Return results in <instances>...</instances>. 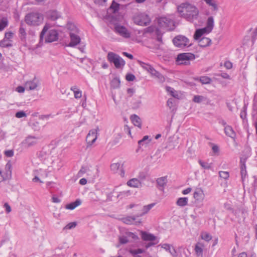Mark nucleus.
Listing matches in <instances>:
<instances>
[{
    "label": "nucleus",
    "instance_id": "obj_23",
    "mask_svg": "<svg viewBox=\"0 0 257 257\" xmlns=\"http://www.w3.org/2000/svg\"><path fill=\"white\" fill-rule=\"evenodd\" d=\"M224 130V133L227 136L232 139L235 138L236 134L231 126L226 125L225 126Z\"/></svg>",
    "mask_w": 257,
    "mask_h": 257
},
{
    "label": "nucleus",
    "instance_id": "obj_41",
    "mask_svg": "<svg viewBox=\"0 0 257 257\" xmlns=\"http://www.w3.org/2000/svg\"><path fill=\"white\" fill-rule=\"evenodd\" d=\"M140 66L145 70L147 71L149 73L151 71L153 66L149 64L144 63L142 61L139 62Z\"/></svg>",
    "mask_w": 257,
    "mask_h": 257
},
{
    "label": "nucleus",
    "instance_id": "obj_64",
    "mask_svg": "<svg viewBox=\"0 0 257 257\" xmlns=\"http://www.w3.org/2000/svg\"><path fill=\"white\" fill-rule=\"evenodd\" d=\"M6 209V211L7 213H10L11 211V207L8 203H5L4 205Z\"/></svg>",
    "mask_w": 257,
    "mask_h": 257
},
{
    "label": "nucleus",
    "instance_id": "obj_5",
    "mask_svg": "<svg viewBox=\"0 0 257 257\" xmlns=\"http://www.w3.org/2000/svg\"><path fill=\"white\" fill-rule=\"evenodd\" d=\"M158 25L160 28L170 30L174 29V22L167 17H161L158 20Z\"/></svg>",
    "mask_w": 257,
    "mask_h": 257
},
{
    "label": "nucleus",
    "instance_id": "obj_37",
    "mask_svg": "<svg viewBox=\"0 0 257 257\" xmlns=\"http://www.w3.org/2000/svg\"><path fill=\"white\" fill-rule=\"evenodd\" d=\"M198 163L204 169L209 170L212 168V163H208L201 160L198 161Z\"/></svg>",
    "mask_w": 257,
    "mask_h": 257
},
{
    "label": "nucleus",
    "instance_id": "obj_45",
    "mask_svg": "<svg viewBox=\"0 0 257 257\" xmlns=\"http://www.w3.org/2000/svg\"><path fill=\"white\" fill-rule=\"evenodd\" d=\"M7 40L4 39L0 41V46L3 48H9L13 46V44L11 43H7Z\"/></svg>",
    "mask_w": 257,
    "mask_h": 257
},
{
    "label": "nucleus",
    "instance_id": "obj_34",
    "mask_svg": "<svg viewBox=\"0 0 257 257\" xmlns=\"http://www.w3.org/2000/svg\"><path fill=\"white\" fill-rule=\"evenodd\" d=\"M203 245L200 242H197L195 246V251L197 256H202Z\"/></svg>",
    "mask_w": 257,
    "mask_h": 257
},
{
    "label": "nucleus",
    "instance_id": "obj_27",
    "mask_svg": "<svg viewBox=\"0 0 257 257\" xmlns=\"http://www.w3.org/2000/svg\"><path fill=\"white\" fill-rule=\"evenodd\" d=\"M81 200L79 199H77L75 201L71 202L66 204L65 208L69 210H73L77 206L81 204Z\"/></svg>",
    "mask_w": 257,
    "mask_h": 257
},
{
    "label": "nucleus",
    "instance_id": "obj_39",
    "mask_svg": "<svg viewBox=\"0 0 257 257\" xmlns=\"http://www.w3.org/2000/svg\"><path fill=\"white\" fill-rule=\"evenodd\" d=\"M8 20L7 18L4 17L0 21V31H3L8 25Z\"/></svg>",
    "mask_w": 257,
    "mask_h": 257
},
{
    "label": "nucleus",
    "instance_id": "obj_19",
    "mask_svg": "<svg viewBox=\"0 0 257 257\" xmlns=\"http://www.w3.org/2000/svg\"><path fill=\"white\" fill-rule=\"evenodd\" d=\"M162 248L168 251L173 256L177 255V251L173 246L168 243L163 244L161 246Z\"/></svg>",
    "mask_w": 257,
    "mask_h": 257
},
{
    "label": "nucleus",
    "instance_id": "obj_16",
    "mask_svg": "<svg viewBox=\"0 0 257 257\" xmlns=\"http://www.w3.org/2000/svg\"><path fill=\"white\" fill-rule=\"evenodd\" d=\"M152 139H149V136H145L142 139L138 141V148L136 150V152L138 153L141 149L142 146L147 147L148 145L150 143Z\"/></svg>",
    "mask_w": 257,
    "mask_h": 257
},
{
    "label": "nucleus",
    "instance_id": "obj_60",
    "mask_svg": "<svg viewBox=\"0 0 257 257\" xmlns=\"http://www.w3.org/2000/svg\"><path fill=\"white\" fill-rule=\"evenodd\" d=\"M127 94L128 95V97H132L133 94L135 93L136 90L134 88H130L127 89L126 90Z\"/></svg>",
    "mask_w": 257,
    "mask_h": 257
},
{
    "label": "nucleus",
    "instance_id": "obj_9",
    "mask_svg": "<svg viewBox=\"0 0 257 257\" xmlns=\"http://www.w3.org/2000/svg\"><path fill=\"white\" fill-rule=\"evenodd\" d=\"M114 31L121 37L125 38H129L131 34L128 30L123 26L116 25L114 26Z\"/></svg>",
    "mask_w": 257,
    "mask_h": 257
},
{
    "label": "nucleus",
    "instance_id": "obj_53",
    "mask_svg": "<svg viewBox=\"0 0 257 257\" xmlns=\"http://www.w3.org/2000/svg\"><path fill=\"white\" fill-rule=\"evenodd\" d=\"M120 167V164L118 163H113L110 165L111 170L114 173L116 172Z\"/></svg>",
    "mask_w": 257,
    "mask_h": 257
},
{
    "label": "nucleus",
    "instance_id": "obj_59",
    "mask_svg": "<svg viewBox=\"0 0 257 257\" xmlns=\"http://www.w3.org/2000/svg\"><path fill=\"white\" fill-rule=\"evenodd\" d=\"M246 107L244 106L242 110H241L240 114V116L242 119H244L246 118Z\"/></svg>",
    "mask_w": 257,
    "mask_h": 257
},
{
    "label": "nucleus",
    "instance_id": "obj_12",
    "mask_svg": "<svg viewBox=\"0 0 257 257\" xmlns=\"http://www.w3.org/2000/svg\"><path fill=\"white\" fill-rule=\"evenodd\" d=\"M69 36L70 38V42L67 45L70 47H73L79 44L81 41L80 37L74 33L70 32Z\"/></svg>",
    "mask_w": 257,
    "mask_h": 257
},
{
    "label": "nucleus",
    "instance_id": "obj_42",
    "mask_svg": "<svg viewBox=\"0 0 257 257\" xmlns=\"http://www.w3.org/2000/svg\"><path fill=\"white\" fill-rule=\"evenodd\" d=\"M166 90L169 92L172 96H173L174 98H178V95L176 92L174 88L170 86H167L166 87Z\"/></svg>",
    "mask_w": 257,
    "mask_h": 257
},
{
    "label": "nucleus",
    "instance_id": "obj_32",
    "mask_svg": "<svg viewBox=\"0 0 257 257\" xmlns=\"http://www.w3.org/2000/svg\"><path fill=\"white\" fill-rule=\"evenodd\" d=\"M150 73L153 76L157 78L160 81L163 82L165 80V78L163 75L160 73L159 71L155 70L153 67Z\"/></svg>",
    "mask_w": 257,
    "mask_h": 257
},
{
    "label": "nucleus",
    "instance_id": "obj_38",
    "mask_svg": "<svg viewBox=\"0 0 257 257\" xmlns=\"http://www.w3.org/2000/svg\"><path fill=\"white\" fill-rule=\"evenodd\" d=\"M208 6L212 7V10L216 11L218 10V7L216 2L213 0H203Z\"/></svg>",
    "mask_w": 257,
    "mask_h": 257
},
{
    "label": "nucleus",
    "instance_id": "obj_62",
    "mask_svg": "<svg viewBox=\"0 0 257 257\" xmlns=\"http://www.w3.org/2000/svg\"><path fill=\"white\" fill-rule=\"evenodd\" d=\"M212 150L214 154L218 153L219 151V147L217 145L212 144Z\"/></svg>",
    "mask_w": 257,
    "mask_h": 257
},
{
    "label": "nucleus",
    "instance_id": "obj_58",
    "mask_svg": "<svg viewBox=\"0 0 257 257\" xmlns=\"http://www.w3.org/2000/svg\"><path fill=\"white\" fill-rule=\"evenodd\" d=\"M15 116L17 118H22L26 116V113L24 111H19L16 112Z\"/></svg>",
    "mask_w": 257,
    "mask_h": 257
},
{
    "label": "nucleus",
    "instance_id": "obj_22",
    "mask_svg": "<svg viewBox=\"0 0 257 257\" xmlns=\"http://www.w3.org/2000/svg\"><path fill=\"white\" fill-rule=\"evenodd\" d=\"M27 33L26 29L23 24H21L19 30V36L21 41L24 43L26 42Z\"/></svg>",
    "mask_w": 257,
    "mask_h": 257
},
{
    "label": "nucleus",
    "instance_id": "obj_57",
    "mask_svg": "<svg viewBox=\"0 0 257 257\" xmlns=\"http://www.w3.org/2000/svg\"><path fill=\"white\" fill-rule=\"evenodd\" d=\"M125 79L127 81H133L136 79V76L132 73H127L125 75Z\"/></svg>",
    "mask_w": 257,
    "mask_h": 257
},
{
    "label": "nucleus",
    "instance_id": "obj_26",
    "mask_svg": "<svg viewBox=\"0 0 257 257\" xmlns=\"http://www.w3.org/2000/svg\"><path fill=\"white\" fill-rule=\"evenodd\" d=\"M211 43V40L209 38L202 37L199 41V46L200 47H206L209 46Z\"/></svg>",
    "mask_w": 257,
    "mask_h": 257
},
{
    "label": "nucleus",
    "instance_id": "obj_29",
    "mask_svg": "<svg viewBox=\"0 0 257 257\" xmlns=\"http://www.w3.org/2000/svg\"><path fill=\"white\" fill-rule=\"evenodd\" d=\"M131 119L132 122L135 126H137L140 128H141L142 121L140 117L138 115L136 114H133L131 117Z\"/></svg>",
    "mask_w": 257,
    "mask_h": 257
},
{
    "label": "nucleus",
    "instance_id": "obj_63",
    "mask_svg": "<svg viewBox=\"0 0 257 257\" xmlns=\"http://www.w3.org/2000/svg\"><path fill=\"white\" fill-rule=\"evenodd\" d=\"M74 97L75 98H80L82 96V92L80 90H76L74 92Z\"/></svg>",
    "mask_w": 257,
    "mask_h": 257
},
{
    "label": "nucleus",
    "instance_id": "obj_54",
    "mask_svg": "<svg viewBox=\"0 0 257 257\" xmlns=\"http://www.w3.org/2000/svg\"><path fill=\"white\" fill-rule=\"evenodd\" d=\"M14 36V33L12 32H6L5 35L4 39L7 40L10 42H12V41L11 40Z\"/></svg>",
    "mask_w": 257,
    "mask_h": 257
},
{
    "label": "nucleus",
    "instance_id": "obj_48",
    "mask_svg": "<svg viewBox=\"0 0 257 257\" xmlns=\"http://www.w3.org/2000/svg\"><path fill=\"white\" fill-rule=\"evenodd\" d=\"M49 29V27L45 25V26L43 27V29H42L40 35V40H43L44 36L45 35L46 33L47 32L48 30Z\"/></svg>",
    "mask_w": 257,
    "mask_h": 257
},
{
    "label": "nucleus",
    "instance_id": "obj_24",
    "mask_svg": "<svg viewBox=\"0 0 257 257\" xmlns=\"http://www.w3.org/2000/svg\"><path fill=\"white\" fill-rule=\"evenodd\" d=\"M140 214L136 215L133 216H128L125 217H123L121 219V220L123 223L126 224H132L137 219V218L140 217Z\"/></svg>",
    "mask_w": 257,
    "mask_h": 257
},
{
    "label": "nucleus",
    "instance_id": "obj_3",
    "mask_svg": "<svg viewBox=\"0 0 257 257\" xmlns=\"http://www.w3.org/2000/svg\"><path fill=\"white\" fill-rule=\"evenodd\" d=\"M195 59V56L192 53H183L177 55L176 62L178 65H190V61Z\"/></svg>",
    "mask_w": 257,
    "mask_h": 257
},
{
    "label": "nucleus",
    "instance_id": "obj_6",
    "mask_svg": "<svg viewBox=\"0 0 257 257\" xmlns=\"http://www.w3.org/2000/svg\"><path fill=\"white\" fill-rule=\"evenodd\" d=\"M189 39L187 37L182 35L177 36L173 39L174 45L181 48L190 46L191 44H189Z\"/></svg>",
    "mask_w": 257,
    "mask_h": 257
},
{
    "label": "nucleus",
    "instance_id": "obj_15",
    "mask_svg": "<svg viewBox=\"0 0 257 257\" xmlns=\"http://www.w3.org/2000/svg\"><path fill=\"white\" fill-rule=\"evenodd\" d=\"M246 158H241L240 159V174L241 176L242 182H243L244 179L247 176V172L246 170Z\"/></svg>",
    "mask_w": 257,
    "mask_h": 257
},
{
    "label": "nucleus",
    "instance_id": "obj_18",
    "mask_svg": "<svg viewBox=\"0 0 257 257\" xmlns=\"http://www.w3.org/2000/svg\"><path fill=\"white\" fill-rule=\"evenodd\" d=\"M193 197L195 199V201L200 203L204 199V194L201 189H197L193 194Z\"/></svg>",
    "mask_w": 257,
    "mask_h": 257
},
{
    "label": "nucleus",
    "instance_id": "obj_11",
    "mask_svg": "<svg viewBox=\"0 0 257 257\" xmlns=\"http://www.w3.org/2000/svg\"><path fill=\"white\" fill-rule=\"evenodd\" d=\"M45 17L48 20L54 21L61 17V14L57 10H50L46 12Z\"/></svg>",
    "mask_w": 257,
    "mask_h": 257
},
{
    "label": "nucleus",
    "instance_id": "obj_55",
    "mask_svg": "<svg viewBox=\"0 0 257 257\" xmlns=\"http://www.w3.org/2000/svg\"><path fill=\"white\" fill-rule=\"evenodd\" d=\"M157 27L155 26H151L146 28L145 32L148 33H154L156 30Z\"/></svg>",
    "mask_w": 257,
    "mask_h": 257
},
{
    "label": "nucleus",
    "instance_id": "obj_13",
    "mask_svg": "<svg viewBox=\"0 0 257 257\" xmlns=\"http://www.w3.org/2000/svg\"><path fill=\"white\" fill-rule=\"evenodd\" d=\"M58 39V33L55 30H51L45 39V42L47 43H51L57 41Z\"/></svg>",
    "mask_w": 257,
    "mask_h": 257
},
{
    "label": "nucleus",
    "instance_id": "obj_30",
    "mask_svg": "<svg viewBox=\"0 0 257 257\" xmlns=\"http://www.w3.org/2000/svg\"><path fill=\"white\" fill-rule=\"evenodd\" d=\"M110 84L111 88L113 89L119 88L120 85V79L117 77H114L111 81Z\"/></svg>",
    "mask_w": 257,
    "mask_h": 257
},
{
    "label": "nucleus",
    "instance_id": "obj_61",
    "mask_svg": "<svg viewBox=\"0 0 257 257\" xmlns=\"http://www.w3.org/2000/svg\"><path fill=\"white\" fill-rule=\"evenodd\" d=\"M14 153L13 150H9L5 152V155L8 157H12L14 156Z\"/></svg>",
    "mask_w": 257,
    "mask_h": 257
},
{
    "label": "nucleus",
    "instance_id": "obj_51",
    "mask_svg": "<svg viewBox=\"0 0 257 257\" xmlns=\"http://www.w3.org/2000/svg\"><path fill=\"white\" fill-rule=\"evenodd\" d=\"M38 157L41 160H45L46 158L47 153L46 151L42 150L37 154Z\"/></svg>",
    "mask_w": 257,
    "mask_h": 257
},
{
    "label": "nucleus",
    "instance_id": "obj_4",
    "mask_svg": "<svg viewBox=\"0 0 257 257\" xmlns=\"http://www.w3.org/2000/svg\"><path fill=\"white\" fill-rule=\"evenodd\" d=\"M42 17L38 13H31L27 14L25 18L26 23L29 25H39Z\"/></svg>",
    "mask_w": 257,
    "mask_h": 257
},
{
    "label": "nucleus",
    "instance_id": "obj_47",
    "mask_svg": "<svg viewBox=\"0 0 257 257\" xmlns=\"http://www.w3.org/2000/svg\"><path fill=\"white\" fill-rule=\"evenodd\" d=\"M202 239L208 241L212 239V236L208 233L204 232L201 234Z\"/></svg>",
    "mask_w": 257,
    "mask_h": 257
},
{
    "label": "nucleus",
    "instance_id": "obj_20",
    "mask_svg": "<svg viewBox=\"0 0 257 257\" xmlns=\"http://www.w3.org/2000/svg\"><path fill=\"white\" fill-rule=\"evenodd\" d=\"M141 237L145 241H153L156 239V236L154 234L143 231H141Z\"/></svg>",
    "mask_w": 257,
    "mask_h": 257
},
{
    "label": "nucleus",
    "instance_id": "obj_7",
    "mask_svg": "<svg viewBox=\"0 0 257 257\" xmlns=\"http://www.w3.org/2000/svg\"><path fill=\"white\" fill-rule=\"evenodd\" d=\"M133 20L135 24L140 26H147L151 22L148 15L143 13L135 16Z\"/></svg>",
    "mask_w": 257,
    "mask_h": 257
},
{
    "label": "nucleus",
    "instance_id": "obj_56",
    "mask_svg": "<svg viewBox=\"0 0 257 257\" xmlns=\"http://www.w3.org/2000/svg\"><path fill=\"white\" fill-rule=\"evenodd\" d=\"M154 204H155L154 203H152L147 206H144V208L145 210V211L143 213L140 214V216H142L145 213H147L148 211H149L154 206Z\"/></svg>",
    "mask_w": 257,
    "mask_h": 257
},
{
    "label": "nucleus",
    "instance_id": "obj_10",
    "mask_svg": "<svg viewBox=\"0 0 257 257\" xmlns=\"http://www.w3.org/2000/svg\"><path fill=\"white\" fill-rule=\"evenodd\" d=\"M97 138V130L96 129L91 130L86 138V141L87 144V148L91 146L96 141Z\"/></svg>",
    "mask_w": 257,
    "mask_h": 257
},
{
    "label": "nucleus",
    "instance_id": "obj_46",
    "mask_svg": "<svg viewBox=\"0 0 257 257\" xmlns=\"http://www.w3.org/2000/svg\"><path fill=\"white\" fill-rule=\"evenodd\" d=\"M205 99L204 96L201 95H195L193 98V101L195 103H200Z\"/></svg>",
    "mask_w": 257,
    "mask_h": 257
},
{
    "label": "nucleus",
    "instance_id": "obj_17",
    "mask_svg": "<svg viewBox=\"0 0 257 257\" xmlns=\"http://www.w3.org/2000/svg\"><path fill=\"white\" fill-rule=\"evenodd\" d=\"M38 138L34 136H29L27 137L24 141V144H25L28 147H30L36 145L38 143L37 140Z\"/></svg>",
    "mask_w": 257,
    "mask_h": 257
},
{
    "label": "nucleus",
    "instance_id": "obj_25",
    "mask_svg": "<svg viewBox=\"0 0 257 257\" xmlns=\"http://www.w3.org/2000/svg\"><path fill=\"white\" fill-rule=\"evenodd\" d=\"M127 185L130 187L139 188L142 186L141 182L137 178H133L127 182Z\"/></svg>",
    "mask_w": 257,
    "mask_h": 257
},
{
    "label": "nucleus",
    "instance_id": "obj_8",
    "mask_svg": "<svg viewBox=\"0 0 257 257\" xmlns=\"http://www.w3.org/2000/svg\"><path fill=\"white\" fill-rule=\"evenodd\" d=\"M12 177V165L10 161H8L5 166V172L4 173L3 178L0 179V183L8 180L11 179Z\"/></svg>",
    "mask_w": 257,
    "mask_h": 257
},
{
    "label": "nucleus",
    "instance_id": "obj_14",
    "mask_svg": "<svg viewBox=\"0 0 257 257\" xmlns=\"http://www.w3.org/2000/svg\"><path fill=\"white\" fill-rule=\"evenodd\" d=\"M168 183L167 176L158 178L156 179L157 187L161 191H164L165 187Z\"/></svg>",
    "mask_w": 257,
    "mask_h": 257
},
{
    "label": "nucleus",
    "instance_id": "obj_50",
    "mask_svg": "<svg viewBox=\"0 0 257 257\" xmlns=\"http://www.w3.org/2000/svg\"><path fill=\"white\" fill-rule=\"evenodd\" d=\"M125 235L127 236V237H131L134 240H136L139 239V237L137 234L132 232H126Z\"/></svg>",
    "mask_w": 257,
    "mask_h": 257
},
{
    "label": "nucleus",
    "instance_id": "obj_31",
    "mask_svg": "<svg viewBox=\"0 0 257 257\" xmlns=\"http://www.w3.org/2000/svg\"><path fill=\"white\" fill-rule=\"evenodd\" d=\"M214 26V19L213 17H209L207 21V26L204 28H206V30L207 33H210L212 31Z\"/></svg>",
    "mask_w": 257,
    "mask_h": 257
},
{
    "label": "nucleus",
    "instance_id": "obj_33",
    "mask_svg": "<svg viewBox=\"0 0 257 257\" xmlns=\"http://www.w3.org/2000/svg\"><path fill=\"white\" fill-rule=\"evenodd\" d=\"M119 4L115 2V1L113 0L109 8V10L112 12V13L115 14L118 12L119 10Z\"/></svg>",
    "mask_w": 257,
    "mask_h": 257
},
{
    "label": "nucleus",
    "instance_id": "obj_21",
    "mask_svg": "<svg viewBox=\"0 0 257 257\" xmlns=\"http://www.w3.org/2000/svg\"><path fill=\"white\" fill-rule=\"evenodd\" d=\"M38 81L36 79V78L32 81H27L25 84V87L26 89L29 90H33L36 89L38 86Z\"/></svg>",
    "mask_w": 257,
    "mask_h": 257
},
{
    "label": "nucleus",
    "instance_id": "obj_49",
    "mask_svg": "<svg viewBox=\"0 0 257 257\" xmlns=\"http://www.w3.org/2000/svg\"><path fill=\"white\" fill-rule=\"evenodd\" d=\"M119 243L121 244L127 243L128 242L127 236L126 235H122L119 237Z\"/></svg>",
    "mask_w": 257,
    "mask_h": 257
},
{
    "label": "nucleus",
    "instance_id": "obj_44",
    "mask_svg": "<svg viewBox=\"0 0 257 257\" xmlns=\"http://www.w3.org/2000/svg\"><path fill=\"white\" fill-rule=\"evenodd\" d=\"M77 222L75 221L70 222L63 227V230L65 231L74 228L77 226Z\"/></svg>",
    "mask_w": 257,
    "mask_h": 257
},
{
    "label": "nucleus",
    "instance_id": "obj_36",
    "mask_svg": "<svg viewBox=\"0 0 257 257\" xmlns=\"http://www.w3.org/2000/svg\"><path fill=\"white\" fill-rule=\"evenodd\" d=\"M195 80H199V81L204 84H209L211 82V79L208 76H201L199 78H195Z\"/></svg>",
    "mask_w": 257,
    "mask_h": 257
},
{
    "label": "nucleus",
    "instance_id": "obj_28",
    "mask_svg": "<svg viewBox=\"0 0 257 257\" xmlns=\"http://www.w3.org/2000/svg\"><path fill=\"white\" fill-rule=\"evenodd\" d=\"M206 28H202V29H197L195 33L194 34V39L195 40H199L201 38V37L202 36V35L206 33H207V31L206 30Z\"/></svg>",
    "mask_w": 257,
    "mask_h": 257
},
{
    "label": "nucleus",
    "instance_id": "obj_52",
    "mask_svg": "<svg viewBox=\"0 0 257 257\" xmlns=\"http://www.w3.org/2000/svg\"><path fill=\"white\" fill-rule=\"evenodd\" d=\"M219 175L220 178L224 179H228L229 176V173L226 171H219Z\"/></svg>",
    "mask_w": 257,
    "mask_h": 257
},
{
    "label": "nucleus",
    "instance_id": "obj_35",
    "mask_svg": "<svg viewBox=\"0 0 257 257\" xmlns=\"http://www.w3.org/2000/svg\"><path fill=\"white\" fill-rule=\"evenodd\" d=\"M188 199L187 197H180L176 201V204L180 207H184L187 205Z\"/></svg>",
    "mask_w": 257,
    "mask_h": 257
},
{
    "label": "nucleus",
    "instance_id": "obj_1",
    "mask_svg": "<svg viewBox=\"0 0 257 257\" xmlns=\"http://www.w3.org/2000/svg\"><path fill=\"white\" fill-rule=\"evenodd\" d=\"M177 11L182 18L190 22L196 20L199 15L198 9L188 3L181 4L177 7Z\"/></svg>",
    "mask_w": 257,
    "mask_h": 257
},
{
    "label": "nucleus",
    "instance_id": "obj_43",
    "mask_svg": "<svg viewBox=\"0 0 257 257\" xmlns=\"http://www.w3.org/2000/svg\"><path fill=\"white\" fill-rule=\"evenodd\" d=\"M67 27L68 30H70L72 33H77L78 32V29L76 27V26L72 23L69 22L67 23Z\"/></svg>",
    "mask_w": 257,
    "mask_h": 257
},
{
    "label": "nucleus",
    "instance_id": "obj_2",
    "mask_svg": "<svg viewBox=\"0 0 257 257\" xmlns=\"http://www.w3.org/2000/svg\"><path fill=\"white\" fill-rule=\"evenodd\" d=\"M108 61L113 63L116 69L122 68L125 64V61L118 54L109 52L107 54Z\"/></svg>",
    "mask_w": 257,
    "mask_h": 257
},
{
    "label": "nucleus",
    "instance_id": "obj_40",
    "mask_svg": "<svg viewBox=\"0 0 257 257\" xmlns=\"http://www.w3.org/2000/svg\"><path fill=\"white\" fill-rule=\"evenodd\" d=\"M155 34L157 37V40L160 42L161 43H163V40H162V36L163 33L161 31V30L157 27L156 30H155Z\"/></svg>",
    "mask_w": 257,
    "mask_h": 257
}]
</instances>
